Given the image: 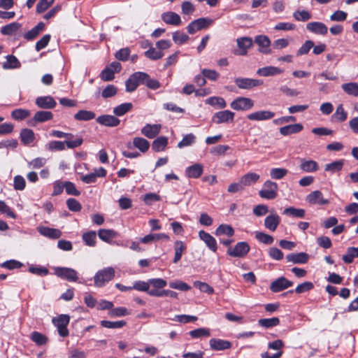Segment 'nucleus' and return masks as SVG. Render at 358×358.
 <instances>
[{"instance_id":"obj_47","label":"nucleus","mask_w":358,"mask_h":358,"mask_svg":"<svg viewBox=\"0 0 358 358\" xmlns=\"http://www.w3.org/2000/svg\"><path fill=\"white\" fill-rule=\"evenodd\" d=\"M133 108L131 103H124L113 108V113L117 116H122Z\"/></svg>"},{"instance_id":"obj_60","label":"nucleus","mask_w":358,"mask_h":358,"mask_svg":"<svg viewBox=\"0 0 358 358\" xmlns=\"http://www.w3.org/2000/svg\"><path fill=\"white\" fill-rule=\"evenodd\" d=\"M145 55L146 57L152 60H157L161 59L164 56V53L159 50H157L154 48H150L145 52Z\"/></svg>"},{"instance_id":"obj_56","label":"nucleus","mask_w":358,"mask_h":358,"mask_svg":"<svg viewBox=\"0 0 358 358\" xmlns=\"http://www.w3.org/2000/svg\"><path fill=\"white\" fill-rule=\"evenodd\" d=\"M195 136L190 133L185 135L181 141L178 143V148H182L184 147L192 145L195 142Z\"/></svg>"},{"instance_id":"obj_26","label":"nucleus","mask_w":358,"mask_h":358,"mask_svg":"<svg viewBox=\"0 0 358 358\" xmlns=\"http://www.w3.org/2000/svg\"><path fill=\"white\" fill-rule=\"evenodd\" d=\"M282 72L283 70L278 67L268 66L258 69L257 71V74L259 76L268 77L276 76L282 73Z\"/></svg>"},{"instance_id":"obj_20","label":"nucleus","mask_w":358,"mask_h":358,"mask_svg":"<svg viewBox=\"0 0 358 358\" xmlns=\"http://www.w3.org/2000/svg\"><path fill=\"white\" fill-rule=\"evenodd\" d=\"M280 220V217L277 213H271L264 220V227L273 232L278 228Z\"/></svg>"},{"instance_id":"obj_50","label":"nucleus","mask_w":358,"mask_h":358,"mask_svg":"<svg viewBox=\"0 0 358 358\" xmlns=\"http://www.w3.org/2000/svg\"><path fill=\"white\" fill-rule=\"evenodd\" d=\"M255 238L260 243L266 245H271L273 242V237L262 231H255Z\"/></svg>"},{"instance_id":"obj_43","label":"nucleus","mask_w":358,"mask_h":358,"mask_svg":"<svg viewBox=\"0 0 358 358\" xmlns=\"http://www.w3.org/2000/svg\"><path fill=\"white\" fill-rule=\"evenodd\" d=\"M342 90L348 95L358 96V84L357 83H344L341 86Z\"/></svg>"},{"instance_id":"obj_29","label":"nucleus","mask_w":358,"mask_h":358,"mask_svg":"<svg viewBox=\"0 0 358 358\" xmlns=\"http://www.w3.org/2000/svg\"><path fill=\"white\" fill-rule=\"evenodd\" d=\"M38 231L43 236L52 239L59 238L62 232L57 229L50 228L47 227H40L38 228Z\"/></svg>"},{"instance_id":"obj_31","label":"nucleus","mask_w":358,"mask_h":358,"mask_svg":"<svg viewBox=\"0 0 358 358\" xmlns=\"http://www.w3.org/2000/svg\"><path fill=\"white\" fill-rule=\"evenodd\" d=\"M173 247L175 255L173 262V263L176 264L180 260L183 252H185L187 249V247L185 244L181 241H176L174 243Z\"/></svg>"},{"instance_id":"obj_8","label":"nucleus","mask_w":358,"mask_h":358,"mask_svg":"<svg viewBox=\"0 0 358 358\" xmlns=\"http://www.w3.org/2000/svg\"><path fill=\"white\" fill-rule=\"evenodd\" d=\"M230 106L236 110H248L254 106V101L250 98L240 96L235 99Z\"/></svg>"},{"instance_id":"obj_14","label":"nucleus","mask_w":358,"mask_h":358,"mask_svg":"<svg viewBox=\"0 0 358 358\" xmlns=\"http://www.w3.org/2000/svg\"><path fill=\"white\" fill-rule=\"evenodd\" d=\"M275 116V113L270 110H258L250 113L247 118L252 121H264L272 119Z\"/></svg>"},{"instance_id":"obj_64","label":"nucleus","mask_w":358,"mask_h":358,"mask_svg":"<svg viewBox=\"0 0 358 358\" xmlns=\"http://www.w3.org/2000/svg\"><path fill=\"white\" fill-rule=\"evenodd\" d=\"M117 92V88L113 85H108L101 92V96L104 99L115 96Z\"/></svg>"},{"instance_id":"obj_58","label":"nucleus","mask_w":358,"mask_h":358,"mask_svg":"<svg viewBox=\"0 0 358 358\" xmlns=\"http://www.w3.org/2000/svg\"><path fill=\"white\" fill-rule=\"evenodd\" d=\"M29 272L38 276H45L49 273L48 269L41 266L31 265L29 267Z\"/></svg>"},{"instance_id":"obj_19","label":"nucleus","mask_w":358,"mask_h":358,"mask_svg":"<svg viewBox=\"0 0 358 358\" xmlns=\"http://www.w3.org/2000/svg\"><path fill=\"white\" fill-rule=\"evenodd\" d=\"M199 237L203 241L207 247L213 252H215L217 249V241L215 238L210 234L201 230L199 232Z\"/></svg>"},{"instance_id":"obj_46","label":"nucleus","mask_w":358,"mask_h":358,"mask_svg":"<svg viewBox=\"0 0 358 358\" xmlns=\"http://www.w3.org/2000/svg\"><path fill=\"white\" fill-rule=\"evenodd\" d=\"M4 69H16L20 66V63L14 55L6 56V62L2 65Z\"/></svg>"},{"instance_id":"obj_53","label":"nucleus","mask_w":358,"mask_h":358,"mask_svg":"<svg viewBox=\"0 0 358 358\" xmlns=\"http://www.w3.org/2000/svg\"><path fill=\"white\" fill-rule=\"evenodd\" d=\"M30 338L38 345H45L48 341V338L38 331H34L30 335Z\"/></svg>"},{"instance_id":"obj_17","label":"nucleus","mask_w":358,"mask_h":358,"mask_svg":"<svg viewBox=\"0 0 358 358\" xmlns=\"http://www.w3.org/2000/svg\"><path fill=\"white\" fill-rule=\"evenodd\" d=\"M35 103L36 106L43 109L54 108L57 103L51 96H42L36 99Z\"/></svg>"},{"instance_id":"obj_36","label":"nucleus","mask_w":358,"mask_h":358,"mask_svg":"<svg viewBox=\"0 0 358 358\" xmlns=\"http://www.w3.org/2000/svg\"><path fill=\"white\" fill-rule=\"evenodd\" d=\"M168 144V138L165 136L157 137L152 144V148L155 152L163 151Z\"/></svg>"},{"instance_id":"obj_24","label":"nucleus","mask_w":358,"mask_h":358,"mask_svg":"<svg viewBox=\"0 0 358 358\" xmlns=\"http://www.w3.org/2000/svg\"><path fill=\"white\" fill-rule=\"evenodd\" d=\"M203 172V166L201 164H194L185 169V175L189 178H199Z\"/></svg>"},{"instance_id":"obj_30","label":"nucleus","mask_w":358,"mask_h":358,"mask_svg":"<svg viewBox=\"0 0 358 358\" xmlns=\"http://www.w3.org/2000/svg\"><path fill=\"white\" fill-rule=\"evenodd\" d=\"M300 169L304 172L311 173L317 171L319 169L317 163L314 160L300 159Z\"/></svg>"},{"instance_id":"obj_25","label":"nucleus","mask_w":358,"mask_h":358,"mask_svg":"<svg viewBox=\"0 0 358 358\" xmlns=\"http://www.w3.org/2000/svg\"><path fill=\"white\" fill-rule=\"evenodd\" d=\"M303 129L301 123L289 124L280 128V134L282 136H289L301 132Z\"/></svg>"},{"instance_id":"obj_44","label":"nucleus","mask_w":358,"mask_h":358,"mask_svg":"<svg viewBox=\"0 0 358 358\" xmlns=\"http://www.w3.org/2000/svg\"><path fill=\"white\" fill-rule=\"evenodd\" d=\"M148 294L152 296H157V297H162L165 296H169L171 298H176L178 296V293L171 290L169 289H163V290H158V289H150L148 292Z\"/></svg>"},{"instance_id":"obj_1","label":"nucleus","mask_w":358,"mask_h":358,"mask_svg":"<svg viewBox=\"0 0 358 358\" xmlns=\"http://www.w3.org/2000/svg\"><path fill=\"white\" fill-rule=\"evenodd\" d=\"M115 275V271L110 266L98 271L94 276V285L98 287H103L114 278Z\"/></svg>"},{"instance_id":"obj_2","label":"nucleus","mask_w":358,"mask_h":358,"mask_svg":"<svg viewBox=\"0 0 358 358\" xmlns=\"http://www.w3.org/2000/svg\"><path fill=\"white\" fill-rule=\"evenodd\" d=\"M148 77V73L141 71L131 74L125 82L126 92H132L139 85H145V80Z\"/></svg>"},{"instance_id":"obj_16","label":"nucleus","mask_w":358,"mask_h":358,"mask_svg":"<svg viewBox=\"0 0 358 358\" xmlns=\"http://www.w3.org/2000/svg\"><path fill=\"white\" fill-rule=\"evenodd\" d=\"M96 121L101 125L109 127H117L120 124V120L111 115H102L99 116Z\"/></svg>"},{"instance_id":"obj_48","label":"nucleus","mask_w":358,"mask_h":358,"mask_svg":"<svg viewBox=\"0 0 358 358\" xmlns=\"http://www.w3.org/2000/svg\"><path fill=\"white\" fill-rule=\"evenodd\" d=\"M258 324L261 327L268 329L278 325L280 324V320L278 317L264 318L259 320Z\"/></svg>"},{"instance_id":"obj_61","label":"nucleus","mask_w":358,"mask_h":358,"mask_svg":"<svg viewBox=\"0 0 358 358\" xmlns=\"http://www.w3.org/2000/svg\"><path fill=\"white\" fill-rule=\"evenodd\" d=\"M173 41L178 45H181L185 43L188 39L189 36L182 32L175 31L172 34Z\"/></svg>"},{"instance_id":"obj_41","label":"nucleus","mask_w":358,"mask_h":358,"mask_svg":"<svg viewBox=\"0 0 358 358\" xmlns=\"http://www.w3.org/2000/svg\"><path fill=\"white\" fill-rule=\"evenodd\" d=\"M259 176L255 173H248L241 178L243 186H250L257 182Z\"/></svg>"},{"instance_id":"obj_55","label":"nucleus","mask_w":358,"mask_h":358,"mask_svg":"<svg viewBox=\"0 0 358 358\" xmlns=\"http://www.w3.org/2000/svg\"><path fill=\"white\" fill-rule=\"evenodd\" d=\"M129 314V311L125 307L112 308L108 312V315L111 317H123Z\"/></svg>"},{"instance_id":"obj_18","label":"nucleus","mask_w":358,"mask_h":358,"mask_svg":"<svg viewBox=\"0 0 358 358\" xmlns=\"http://www.w3.org/2000/svg\"><path fill=\"white\" fill-rule=\"evenodd\" d=\"M161 124H146L141 130V134L148 138L156 137L160 132Z\"/></svg>"},{"instance_id":"obj_40","label":"nucleus","mask_w":358,"mask_h":358,"mask_svg":"<svg viewBox=\"0 0 358 358\" xmlns=\"http://www.w3.org/2000/svg\"><path fill=\"white\" fill-rule=\"evenodd\" d=\"M82 238L85 245L90 247H94L96 245V234L94 231H90L83 233Z\"/></svg>"},{"instance_id":"obj_37","label":"nucleus","mask_w":358,"mask_h":358,"mask_svg":"<svg viewBox=\"0 0 358 358\" xmlns=\"http://www.w3.org/2000/svg\"><path fill=\"white\" fill-rule=\"evenodd\" d=\"M21 26V24L19 22H14L10 23L1 27V33L5 36H10L15 33Z\"/></svg>"},{"instance_id":"obj_12","label":"nucleus","mask_w":358,"mask_h":358,"mask_svg":"<svg viewBox=\"0 0 358 358\" xmlns=\"http://www.w3.org/2000/svg\"><path fill=\"white\" fill-rule=\"evenodd\" d=\"M53 118V114L50 111L48 110H40L36 112L34 117L28 121V124L30 126L34 127L36 123L44 122L50 120Z\"/></svg>"},{"instance_id":"obj_3","label":"nucleus","mask_w":358,"mask_h":358,"mask_svg":"<svg viewBox=\"0 0 358 358\" xmlns=\"http://www.w3.org/2000/svg\"><path fill=\"white\" fill-rule=\"evenodd\" d=\"M236 85L240 90H250L263 85L262 80L238 77L234 79Z\"/></svg>"},{"instance_id":"obj_27","label":"nucleus","mask_w":358,"mask_h":358,"mask_svg":"<svg viewBox=\"0 0 358 358\" xmlns=\"http://www.w3.org/2000/svg\"><path fill=\"white\" fill-rule=\"evenodd\" d=\"M309 259V255L306 252L290 253L286 256L287 262L293 264H306Z\"/></svg>"},{"instance_id":"obj_28","label":"nucleus","mask_w":358,"mask_h":358,"mask_svg":"<svg viewBox=\"0 0 358 358\" xmlns=\"http://www.w3.org/2000/svg\"><path fill=\"white\" fill-rule=\"evenodd\" d=\"M45 27V24L43 22H38L34 27L24 34V39L29 41H33L44 30Z\"/></svg>"},{"instance_id":"obj_51","label":"nucleus","mask_w":358,"mask_h":358,"mask_svg":"<svg viewBox=\"0 0 358 358\" xmlns=\"http://www.w3.org/2000/svg\"><path fill=\"white\" fill-rule=\"evenodd\" d=\"M206 103L213 106H217L220 108H224L227 103L222 97L211 96L206 100Z\"/></svg>"},{"instance_id":"obj_4","label":"nucleus","mask_w":358,"mask_h":358,"mask_svg":"<svg viewBox=\"0 0 358 358\" xmlns=\"http://www.w3.org/2000/svg\"><path fill=\"white\" fill-rule=\"evenodd\" d=\"M278 189V186L276 182L266 180L263 185V188L259 192V195L263 199L271 200L277 196Z\"/></svg>"},{"instance_id":"obj_62","label":"nucleus","mask_w":358,"mask_h":358,"mask_svg":"<svg viewBox=\"0 0 358 358\" xmlns=\"http://www.w3.org/2000/svg\"><path fill=\"white\" fill-rule=\"evenodd\" d=\"M55 0H41L36 5V13H42L51 6Z\"/></svg>"},{"instance_id":"obj_15","label":"nucleus","mask_w":358,"mask_h":358,"mask_svg":"<svg viewBox=\"0 0 358 358\" xmlns=\"http://www.w3.org/2000/svg\"><path fill=\"white\" fill-rule=\"evenodd\" d=\"M254 41L259 46V51L260 52L266 55L271 52V49H269L271 41L268 36L264 35L256 36Z\"/></svg>"},{"instance_id":"obj_6","label":"nucleus","mask_w":358,"mask_h":358,"mask_svg":"<svg viewBox=\"0 0 358 358\" xmlns=\"http://www.w3.org/2000/svg\"><path fill=\"white\" fill-rule=\"evenodd\" d=\"M250 247L247 242L241 241L237 243L234 248H229L227 250L228 255L233 257L242 258L249 252Z\"/></svg>"},{"instance_id":"obj_7","label":"nucleus","mask_w":358,"mask_h":358,"mask_svg":"<svg viewBox=\"0 0 358 358\" xmlns=\"http://www.w3.org/2000/svg\"><path fill=\"white\" fill-rule=\"evenodd\" d=\"M238 49L234 51L236 55L245 56L248 54V50L253 45V41L249 36L240 37L236 39Z\"/></svg>"},{"instance_id":"obj_33","label":"nucleus","mask_w":358,"mask_h":358,"mask_svg":"<svg viewBox=\"0 0 358 358\" xmlns=\"http://www.w3.org/2000/svg\"><path fill=\"white\" fill-rule=\"evenodd\" d=\"M284 215L292 217L303 218L306 215V211L303 208H296L294 207H288L284 209Z\"/></svg>"},{"instance_id":"obj_52","label":"nucleus","mask_w":358,"mask_h":358,"mask_svg":"<svg viewBox=\"0 0 358 358\" xmlns=\"http://www.w3.org/2000/svg\"><path fill=\"white\" fill-rule=\"evenodd\" d=\"M127 322L124 320L120 321H108V320H102L101 321V325L103 327L108 329H120L126 325Z\"/></svg>"},{"instance_id":"obj_39","label":"nucleus","mask_w":358,"mask_h":358,"mask_svg":"<svg viewBox=\"0 0 358 358\" xmlns=\"http://www.w3.org/2000/svg\"><path fill=\"white\" fill-rule=\"evenodd\" d=\"M314 287V285L311 282H304L303 283L299 284L294 290L292 289L287 292H285L282 295H286L288 293L292 294L295 292L296 294H302L306 292H308L313 289Z\"/></svg>"},{"instance_id":"obj_38","label":"nucleus","mask_w":358,"mask_h":358,"mask_svg":"<svg viewBox=\"0 0 358 358\" xmlns=\"http://www.w3.org/2000/svg\"><path fill=\"white\" fill-rule=\"evenodd\" d=\"M133 145L142 152H147L150 148L148 141L141 137H135L133 139Z\"/></svg>"},{"instance_id":"obj_59","label":"nucleus","mask_w":358,"mask_h":358,"mask_svg":"<svg viewBox=\"0 0 358 358\" xmlns=\"http://www.w3.org/2000/svg\"><path fill=\"white\" fill-rule=\"evenodd\" d=\"M189 335L193 338L210 336V331L206 328H199L189 331Z\"/></svg>"},{"instance_id":"obj_42","label":"nucleus","mask_w":358,"mask_h":358,"mask_svg":"<svg viewBox=\"0 0 358 358\" xmlns=\"http://www.w3.org/2000/svg\"><path fill=\"white\" fill-rule=\"evenodd\" d=\"M215 234L216 236L226 235L227 236H232L234 234V229L229 224H220L215 230Z\"/></svg>"},{"instance_id":"obj_22","label":"nucleus","mask_w":358,"mask_h":358,"mask_svg":"<svg viewBox=\"0 0 358 358\" xmlns=\"http://www.w3.org/2000/svg\"><path fill=\"white\" fill-rule=\"evenodd\" d=\"M209 345L212 350L217 351L229 349L232 345L230 341L220 338H211Z\"/></svg>"},{"instance_id":"obj_49","label":"nucleus","mask_w":358,"mask_h":358,"mask_svg":"<svg viewBox=\"0 0 358 358\" xmlns=\"http://www.w3.org/2000/svg\"><path fill=\"white\" fill-rule=\"evenodd\" d=\"M31 113L29 110L18 108L12 111L11 117L15 120H22L29 117Z\"/></svg>"},{"instance_id":"obj_32","label":"nucleus","mask_w":358,"mask_h":358,"mask_svg":"<svg viewBox=\"0 0 358 358\" xmlns=\"http://www.w3.org/2000/svg\"><path fill=\"white\" fill-rule=\"evenodd\" d=\"M99 238L104 242L110 243L111 240L117 236V233L113 229H101L98 231Z\"/></svg>"},{"instance_id":"obj_21","label":"nucleus","mask_w":358,"mask_h":358,"mask_svg":"<svg viewBox=\"0 0 358 358\" xmlns=\"http://www.w3.org/2000/svg\"><path fill=\"white\" fill-rule=\"evenodd\" d=\"M162 20L166 24L173 26H179L182 22L180 15L172 11L163 13Z\"/></svg>"},{"instance_id":"obj_11","label":"nucleus","mask_w":358,"mask_h":358,"mask_svg":"<svg viewBox=\"0 0 358 358\" xmlns=\"http://www.w3.org/2000/svg\"><path fill=\"white\" fill-rule=\"evenodd\" d=\"M293 285V282L287 280L285 277H280L273 281L270 285V289L271 292L277 293L280 292L289 287Z\"/></svg>"},{"instance_id":"obj_54","label":"nucleus","mask_w":358,"mask_h":358,"mask_svg":"<svg viewBox=\"0 0 358 358\" xmlns=\"http://www.w3.org/2000/svg\"><path fill=\"white\" fill-rule=\"evenodd\" d=\"M288 173L286 169L274 168L270 171V176L274 180H280L283 178Z\"/></svg>"},{"instance_id":"obj_35","label":"nucleus","mask_w":358,"mask_h":358,"mask_svg":"<svg viewBox=\"0 0 358 358\" xmlns=\"http://www.w3.org/2000/svg\"><path fill=\"white\" fill-rule=\"evenodd\" d=\"M95 117L96 115L93 111L86 110H80L73 116L74 119L78 121H90Z\"/></svg>"},{"instance_id":"obj_23","label":"nucleus","mask_w":358,"mask_h":358,"mask_svg":"<svg viewBox=\"0 0 358 358\" xmlns=\"http://www.w3.org/2000/svg\"><path fill=\"white\" fill-rule=\"evenodd\" d=\"M306 29L314 34L326 35L328 31L327 27L320 22H312L306 24Z\"/></svg>"},{"instance_id":"obj_5","label":"nucleus","mask_w":358,"mask_h":358,"mask_svg":"<svg viewBox=\"0 0 358 358\" xmlns=\"http://www.w3.org/2000/svg\"><path fill=\"white\" fill-rule=\"evenodd\" d=\"M70 322L69 315L62 314L52 319L53 324L57 327L59 336L66 337L69 336L67 326Z\"/></svg>"},{"instance_id":"obj_10","label":"nucleus","mask_w":358,"mask_h":358,"mask_svg":"<svg viewBox=\"0 0 358 358\" xmlns=\"http://www.w3.org/2000/svg\"><path fill=\"white\" fill-rule=\"evenodd\" d=\"M235 113L231 110H225L215 113L212 120L217 124L232 122L234 121Z\"/></svg>"},{"instance_id":"obj_13","label":"nucleus","mask_w":358,"mask_h":358,"mask_svg":"<svg viewBox=\"0 0 358 358\" xmlns=\"http://www.w3.org/2000/svg\"><path fill=\"white\" fill-rule=\"evenodd\" d=\"M306 201L311 205H327L329 201L323 197L322 193L320 190H315L307 195Z\"/></svg>"},{"instance_id":"obj_34","label":"nucleus","mask_w":358,"mask_h":358,"mask_svg":"<svg viewBox=\"0 0 358 358\" xmlns=\"http://www.w3.org/2000/svg\"><path fill=\"white\" fill-rule=\"evenodd\" d=\"M20 140L24 145H29L35 139L34 133L31 129H22L20 134Z\"/></svg>"},{"instance_id":"obj_63","label":"nucleus","mask_w":358,"mask_h":358,"mask_svg":"<svg viewBox=\"0 0 358 358\" xmlns=\"http://www.w3.org/2000/svg\"><path fill=\"white\" fill-rule=\"evenodd\" d=\"M66 206L73 212H79L82 208L80 203L73 198H69L66 200Z\"/></svg>"},{"instance_id":"obj_45","label":"nucleus","mask_w":358,"mask_h":358,"mask_svg":"<svg viewBox=\"0 0 358 358\" xmlns=\"http://www.w3.org/2000/svg\"><path fill=\"white\" fill-rule=\"evenodd\" d=\"M343 165H344L343 159L336 160L331 163L327 164L325 165L324 170H325V171H328L331 173H334L336 172L341 171L343 169Z\"/></svg>"},{"instance_id":"obj_9","label":"nucleus","mask_w":358,"mask_h":358,"mask_svg":"<svg viewBox=\"0 0 358 358\" xmlns=\"http://www.w3.org/2000/svg\"><path fill=\"white\" fill-rule=\"evenodd\" d=\"M55 274L59 278L69 282H76L78 280V273L76 270L66 267L55 268Z\"/></svg>"},{"instance_id":"obj_57","label":"nucleus","mask_w":358,"mask_h":358,"mask_svg":"<svg viewBox=\"0 0 358 358\" xmlns=\"http://www.w3.org/2000/svg\"><path fill=\"white\" fill-rule=\"evenodd\" d=\"M293 17L297 21L306 22L311 18V14L308 10H297L293 13Z\"/></svg>"}]
</instances>
